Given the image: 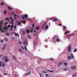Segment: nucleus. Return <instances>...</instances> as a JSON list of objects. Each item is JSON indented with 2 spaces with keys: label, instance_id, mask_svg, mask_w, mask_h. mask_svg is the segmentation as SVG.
Segmentation results:
<instances>
[{
  "label": "nucleus",
  "instance_id": "nucleus-1",
  "mask_svg": "<svg viewBox=\"0 0 77 77\" xmlns=\"http://www.w3.org/2000/svg\"><path fill=\"white\" fill-rule=\"evenodd\" d=\"M24 15V16H23V15L21 16L22 18V19H23V20H25V18H26V20H30L31 19H29L28 18H27L29 17V16H28V15H27V14H25Z\"/></svg>",
  "mask_w": 77,
  "mask_h": 77
},
{
  "label": "nucleus",
  "instance_id": "nucleus-2",
  "mask_svg": "<svg viewBox=\"0 0 77 77\" xmlns=\"http://www.w3.org/2000/svg\"><path fill=\"white\" fill-rule=\"evenodd\" d=\"M0 27H1V29L2 30L4 31H5V30H6L8 29V27L4 26V27L1 26V24H0Z\"/></svg>",
  "mask_w": 77,
  "mask_h": 77
},
{
  "label": "nucleus",
  "instance_id": "nucleus-3",
  "mask_svg": "<svg viewBox=\"0 0 77 77\" xmlns=\"http://www.w3.org/2000/svg\"><path fill=\"white\" fill-rule=\"evenodd\" d=\"M59 37L57 35H55L52 38V41L54 42H56V39H57V38H58Z\"/></svg>",
  "mask_w": 77,
  "mask_h": 77
},
{
  "label": "nucleus",
  "instance_id": "nucleus-4",
  "mask_svg": "<svg viewBox=\"0 0 77 77\" xmlns=\"http://www.w3.org/2000/svg\"><path fill=\"white\" fill-rule=\"evenodd\" d=\"M68 51L69 53H71V45H69V47H68Z\"/></svg>",
  "mask_w": 77,
  "mask_h": 77
},
{
  "label": "nucleus",
  "instance_id": "nucleus-5",
  "mask_svg": "<svg viewBox=\"0 0 77 77\" xmlns=\"http://www.w3.org/2000/svg\"><path fill=\"white\" fill-rule=\"evenodd\" d=\"M7 46L6 44H5L3 45V48L2 49V50H5V49L6 48V47Z\"/></svg>",
  "mask_w": 77,
  "mask_h": 77
},
{
  "label": "nucleus",
  "instance_id": "nucleus-6",
  "mask_svg": "<svg viewBox=\"0 0 77 77\" xmlns=\"http://www.w3.org/2000/svg\"><path fill=\"white\" fill-rule=\"evenodd\" d=\"M63 63V62H60L59 63H58V65H57V67H59Z\"/></svg>",
  "mask_w": 77,
  "mask_h": 77
},
{
  "label": "nucleus",
  "instance_id": "nucleus-7",
  "mask_svg": "<svg viewBox=\"0 0 77 77\" xmlns=\"http://www.w3.org/2000/svg\"><path fill=\"white\" fill-rule=\"evenodd\" d=\"M70 56L72 59H74V55L72 53H71L70 54Z\"/></svg>",
  "mask_w": 77,
  "mask_h": 77
},
{
  "label": "nucleus",
  "instance_id": "nucleus-8",
  "mask_svg": "<svg viewBox=\"0 0 77 77\" xmlns=\"http://www.w3.org/2000/svg\"><path fill=\"white\" fill-rule=\"evenodd\" d=\"M3 60H6L7 59H8V57L6 56H5L3 57Z\"/></svg>",
  "mask_w": 77,
  "mask_h": 77
},
{
  "label": "nucleus",
  "instance_id": "nucleus-9",
  "mask_svg": "<svg viewBox=\"0 0 77 77\" xmlns=\"http://www.w3.org/2000/svg\"><path fill=\"white\" fill-rule=\"evenodd\" d=\"M19 52H20V53H21V54H23V53H24V52H23L22 50H21V49L20 48L19 49Z\"/></svg>",
  "mask_w": 77,
  "mask_h": 77
},
{
  "label": "nucleus",
  "instance_id": "nucleus-10",
  "mask_svg": "<svg viewBox=\"0 0 77 77\" xmlns=\"http://www.w3.org/2000/svg\"><path fill=\"white\" fill-rule=\"evenodd\" d=\"M76 67L75 66H72L71 67V69H75V68Z\"/></svg>",
  "mask_w": 77,
  "mask_h": 77
},
{
  "label": "nucleus",
  "instance_id": "nucleus-11",
  "mask_svg": "<svg viewBox=\"0 0 77 77\" xmlns=\"http://www.w3.org/2000/svg\"><path fill=\"white\" fill-rule=\"evenodd\" d=\"M58 20V21H60V20H59L57 18H55L53 20V22H54V21H57Z\"/></svg>",
  "mask_w": 77,
  "mask_h": 77
},
{
  "label": "nucleus",
  "instance_id": "nucleus-12",
  "mask_svg": "<svg viewBox=\"0 0 77 77\" xmlns=\"http://www.w3.org/2000/svg\"><path fill=\"white\" fill-rule=\"evenodd\" d=\"M23 44H24V45H26L27 44V42L26 41H24L23 42Z\"/></svg>",
  "mask_w": 77,
  "mask_h": 77
},
{
  "label": "nucleus",
  "instance_id": "nucleus-13",
  "mask_svg": "<svg viewBox=\"0 0 77 77\" xmlns=\"http://www.w3.org/2000/svg\"><path fill=\"white\" fill-rule=\"evenodd\" d=\"M18 26H20L21 24V23L20 22H18L17 23Z\"/></svg>",
  "mask_w": 77,
  "mask_h": 77
},
{
  "label": "nucleus",
  "instance_id": "nucleus-14",
  "mask_svg": "<svg viewBox=\"0 0 77 77\" xmlns=\"http://www.w3.org/2000/svg\"><path fill=\"white\" fill-rule=\"evenodd\" d=\"M63 64L65 65L66 66H67V65H68V64L66 62H64L63 63Z\"/></svg>",
  "mask_w": 77,
  "mask_h": 77
},
{
  "label": "nucleus",
  "instance_id": "nucleus-15",
  "mask_svg": "<svg viewBox=\"0 0 77 77\" xmlns=\"http://www.w3.org/2000/svg\"><path fill=\"white\" fill-rule=\"evenodd\" d=\"M8 8L9 10H11V11H12V8L9 7V6L8 5Z\"/></svg>",
  "mask_w": 77,
  "mask_h": 77
},
{
  "label": "nucleus",
  "instance_id": "nucleus-16",
  "mask_svg": "<svg viewBox=\"0 0 77 77\" xmlns=\"http://www.w3.org/2000/svg\"><path fill=\"white\" fill-rule=\"evenodd\" d=\"M68 69L67 68H65L63 69V71H67V70H68Z\"/></svg>",
  "mask_w": 77,
  "mask_h": 77
},
{
  "label": "nucleus",
  "instance_id": "nucleus-17",
  "mask_svg": "<svg viewBox=\"0 0 77 77\" xmlns=\"http://www.w3.org/2000/svg\"><path fill=\"white\" fill-rule=\"evenodd\" d=\"M4 40L5 41H6V42H8V38H5L4 39Z\"/></svg>",
  "mask_w": 77,
  "mask_h": 77
},
{
  "label": "nucleus",
  "instance_id": "nucleus-18",
  "mask_svg": "<svg viewBox=\"0 0 77 77\" xmlns=\"http://www.w3.org/2000/svg\"><path fill=\"white\" fill-rule=\"evenodd\" d=\"M70 32L69 31H67L65 32L64 35H66V34H68V33H70Z\"/></svg>",
  "mask_w": 77,
  "mask_h": 77
},
{
  "label": "nucleus",
  "instance_id": "nucleus-19",
  "mask_svg": "<svg viewBox=\"0 0 77 77\" xmlns=\"http://www.w3.org/2000/svg\"><path fill=\"white\" fill-rule=\"evenodd\" d=\"M26 31L27 33H30V31L28 29H27L26 30Z\"/></svg>",
  "mask_w": 77,
  "mask_h": 77
},
{
  "label": "nucleus",
  "instance_id": "nucleus-20",
  "mask_svg": "<svg viewBox=\"0 0 77 77\" xmlns=\"http://www.w3.org/2000/svg\"><path fill=\"white\" fill-rule=\"evenodd\" d=\"M48 25H47L45 27V29H48Z\"/></svg>",
  "mask_w": 77,
  "mask_h": 77
},
{
  "label": "nucleus",
  "instance_id": "nucleus-21",
  "mask_svg": "<svg viewBox=\"0 0 77 77\" xmlns=\"http://www.w3.org/2000/svg\"><path fill=\"white\" fill-rule=\"evenodd\" d=\"M10 24H12V26H14L13 25L14 23L12 21H10Z\"/></svg>",
  "mask_w": 77,
  "mask_h": 77
},
{
  "label": "nucleus",
  "instance_id": "nucleus-22",
  "mask_svg": "<svg viewBox=\"0 0 77 77\" xmlns=\"http://www.w3.org/2000/svg\"><path fill=\"white\" fill-rule=\"evenodd\" d=\"M5 62H9V60L7 58L5 61Z\"/></svg>",
  "mask_w": 77,
  "mask_h": 77
},
{
  "label": "nucleus",
  "instance_id": "nucleus-23",
  "mask_svg": "<svg viewBox=\"0 0 77 77\" xmlns=\"http://www.w3.org/2000/svg\"><path fill=\"white\" fill-rule=\"evenodd\" d=\"M11 28L10 29V30H12V29H13V28H14V26H12L11 25Z\"/></svg>",
  "mask_w": 77,
  "mask_h": 77
},
{
  "label": "nucleus",
  "instance_id": "nucleus-24",
  "mask_svg": "<svg viewBox=\"0 0 77 77\" xmlns=\"http://www.w3.org/2000/svg\"><path fill=\"white\" fill-rule=\"evenodd\" d=\"M47 71H48L49 72H53L54 71L53 70L51 71L49 70H47Z\"/></svg>",
  "mask_w": 77,
  "mask_h": 77
},
{
  "label": "nucleus",
  "instance_id": "nucleus-25",
  "mask_svg": "<svg viewBox=\"0 0 77 77\" xmlns=\"http://www.w3.org/2000/svg\"><path fill=\"white\" fill-rule=\"evenodd\" d=\"M33 28H31L30 29V32H31V33H32L33 32Z\"/></svg>",
  "mask_w": 77,
  "mask_h": 77
},
{
  "label": "nucleus",
  "instance_id": "nucleus-26",
  "mask_svg": "<svg viewBox=\"0 0 77 77\" xmlns=\"http://www.w3.org/2000/svg\"><path fill=\"white\" fill-rule=\"evenodd\" d=\"M6 10H5L4 11V12H3V14H6Z\"/></svg>",
  "mask_w": 77,
  "mask_h": 77
},
{
  "label": "nucleus",
  "instance_id": "nucleus-27",
  "mask_svg": "<svg viewBox=\"0 0 77 77\" xmlns=\"http://www.w3.org/2000/svg\"><path fill=\"white\" fill-rule=\"evenodd\" d=\"M31 72H30L29 73H26L25 74V75H29L30 74Z\"/></svg>",
  "mask_w": 77,
  "mask_h": 77
},
{
  "label": "nucleus",
  "instance_id": "nucleus-28",
  "mask_svg": "<svg viewBox=\"0 0 77 77\" xmlns=\"http://www.w3.org/2000/svg\"><path fill=\"white\" fill-rule=\"evenodd\" d=\"M23 35H25V34H26V32H25V31H23Z\"/></svg>",
  "mask_w": 77,
  "mask_h": 77
},
{
  "label": "nucleus",
  "instance_id": "nucleus-29",
  "mask_svg": "<svg viewBox=\"0 0 77 77\" xmlns=\"http://www.w3.org/2000/svg\"><path fill=\"white\" fill-rule=\"evenodd\" d=\"M56 41L57 42H59V41H60V39H59L58 38H57V39H56Z\"/></svg>",
  "mask_w": 77,
  "mask_h": 77
},
{
  "label": "nucleus",
  "instance_id": "nucleus-30",
  "mask_svg": "<svg viewBox=\"0 0 77 77\" xmlns=\"http://www.w3.org/2000/svg\"><path fill=\"white\" fill-rule=\"evenodd\" d=\"M27 36L28 39H31V37H30V36L29 35H28Z\"/></svg>",
  "mask_w": 77,
  "mask_h": 77
},
{
  "label": "nucleus",
  "instance_id": "nucleus-31",
  "mask_svg": "<svg viewBox=\"0 0 77 77\" xmlns=\"http://www.w3.org/2000/svg\"><path fill=\"white\" fill-rule=\"evenodd\" d=\"M46 24H47V22H45L43 24V26L44 27V26H45V25Z\"/></svg>",
  "mask_w": 77,
  "mask_h": 77
},
{
  "label": "nucleus",
  "instance_id": "nucleus-32",
  "mask_svg": "<svg viewBox=\"0 0 77 77\" xmlns=\"http://www.w3.org/2000/svg\"><path fill=\"white\" fill-rule=\"evenodd\" d=\"M49 59H50V60H54V58H50Z\"/></svg>",
  "mask_w": 77,
  "mask_h": 77
},
{
  "label": "nucleus",
  "instance_id": "nucleus-33",
  "mask_svg": "<svg viewBox=\"0 0 77 77\" xmlns=\"http://www.w3.org/2000/svg\"><path fill=\"white\" fill-rule=\"evenodd\" d=\"M39 27L38 26L35 28L36 30H39Z\"/></svg>",
  "mask_w": 77,
  "mask_h": 77
},
{
  "label": "nucleus",
  "instance_id": "nucleus-34",
  "mask_svg": "<svg viewBox=\"0 0 77 77\" xmlns=\"http://www.w3.org/2000/svg\"><path fill=\"white\" fill-rule=\"evenodd\" d=\"M21 22L22 23H24V24H25V23H26V22L25 21H22Z\"/></svg>",
  "mask_w": 77,
  "mask_h": 77
},
{
  "label": "nucleus",
  "instance_id": "nucleus-35",
  "mask_svg": "<svg viewBox=\"0 0 77 77\" xmlns=\"http://www.w3.org/2000/svg\"><path fill=\"white\" fill-rule=\"evenodd\" d=\"M21 48L22 50H24V47H23V46H21Z\"/></svg>",
  "mask_w": 77,
  "mask_h": 77
},
{
  "label": "nucleus",
  "instance_id": "nucleus-36",
  "mask_svg": "<svg viewBox=\"0 0 77 77\" xmlns=\"http://www.w3.org/2000/svg\"><path fill=\"white\" fill-rule=\"evenodd\" d=\"M16 28H17V25H15L14 26V29H16Z\"/></svg>",
  "mask_w": 77,
  "mask_h": 77
},
{
  "label": "nucleus",
  "instance_id": "nucleus-37",
  "mask_svg": "<svg viewBox=\"0 0 77 77\" xmlns=\"http://www.w3.org/2000/svg\"><path fill=\"white\" fill-rule=\"evenodd\" d=\"M68 59H71V57L69 56H68Z\"/></svg>",
  "mask_w": 77,
  "mask_h": 77
},
{
  "label": "nucleus",
  "instance_id": "nucleus-38",
  "mask_svg": "<svg viewBox=\"0 0 77 77\" xmlns=\"http://www.w3.org/2000/svg\"><path fill=\"white\" fill-rule=\"evenodd\" d=\"M75 74H73L72 75V77H75Z\"/></svg>",
  "mask_w": 77,
  "mask_h": 77
},
{
  "label": "nucleus",
  "instance_id": "nucleus-39",
  "mask_svg": "<svg viewBox=\"0 0 77 77\" xmlns=\"http://www.w3.org/2000/svg\"><path fill=\"white\" fill-rule=\"evenodd\" d=\"M5 35H6V36H9V33H6Z\"/></svg>",
  "mask_w": 77,
  "mask_h": 77
},
{
  "label": "nucleus",
  "instance_id": "nucleus-40",
  "mask_svg": "<svg viewBox=\"0 0 77 77\" xmlns=\"http://www.w3.org/2000/svg\"><path fill=\"white\" fill-rule=\"evenodd\" d=\"M19 44H23V43H22V42H21L20 41H19Z\"/></svg>",
  "mask_w": 77,
  "mask_h": 77
},
{
  "label": "nucleus",
  "instance_id": "nucleus-41",
  "mask_svg": "<svg viewBox=\"0 0 77 77\" xmlns=\"http://www.w3.org/2000/svg\"><path fill=\"white\" fill-rule=\"evenodd\" d=\"M35 27V24H32V27L33 28V27Z\"/></svg>",
  "mask_w": 77,
  "mask_h": 77
},
{
  "label": "nucleus",
  "instance_id": "nucleus-42",
  "mask_svg": "<svg viewBox=\"0 0 77 77\" xmlns=\"http://www.w3.org/2000/svg\"><path fill=\"white\" fill-rule=\"evenodd\" d=\"M13 57L16 60H17V58H16V57H15V56H14V55H13Z\"/></svg>",
  "mask_w": 77,
  "mask_h": 77
},
{
  "label": "nucleus",
  "instance_id": "nucleus-43",
  "mask_svg": "<svg viewBox=\"0 0 77 77\" xmlns=\"http://www.w3.org/2000/svg\"><path fill=\"white\" fill-rule=\"evenodd\" d=\"M5 3H4L3 2V3H1V5H4Z\"/></svg>",
  "mask_w": 77,
  "mask_h": 77
},
{
  "label": "nucleus",
  "instance_id": "nucleus-44",
  "mask_svg": "<svg viewBox=\"0 0 77 77\" xmlns=\"http://www.w3.org/2000/svg\"><path fill=\"white\" fill-rule=\"evenodd\" d=\"M5 63H3L2 64V67H3L4 66H5Z\"/></svg>",
  "mask_w": 77,
  "mask_h": 77
},
{
  "label": "nucleus",
  "instance_id": "nucleus-45",
  "mask_svg": "<svg viewBox=\"0 0 77 77\" xmlns=\"http://www.w3.org/2000/svg\"><path fill=\"white\" fill-rule=\"evenodd\" d=\"M66 26H64L63 29V30H64L65 29H66Z\"/></svg>",
  "mask_w": 77,
  "mask_h": 77
},
{
  "label": "nucleus",
  "instance_id": "nucleus-46",
  "mask_svg": "<svg viewBox=\"0 0 77 77\" xmlns=\"http://www.w3.org/2000/svg\"><path fill=\"white\" fill-rule=\"evenodd\" d=\"M45 75L46 77H48V75L47 74H46Z\"/></svg>",
  "mask_w": 77,
  "mask_h": 77
},
{
  "label": "nucleus",
  "instance_id": "nucleus-47",
  "mask_svg": "<svg viewBox=\"0 0 77 77\" xmlns=\"http://www.w3.org/2000/svg\"><path fill=\"white\" fill-rule=\"evenodd\" d=\"M25 49V50H27V48L26 46H24Z\"/></svg>",
  "mask_w": 77,
  "mask_h": 77
},
{
  "label": "nucleus",
  "instance_id": "nucleus-48",
  "mask_svg": "<svg viewBox=\"0 0 77 77\" xmlns=\"http://www.w3.org/2000/svg\"><path fill=\"white\" fill-rule=\"evenodd\" d=\"M77 51V49H75L74 51V52H76Z\"/></svg>",
  "mask_w": 77,
  "mask_h": 77
},
{
  "label": "nucleus",
  "instance_id": "nucleus-49",
  "mask_svg": "<svg viewBox=\"0 0 77 77\" xmlns=\"http://www.w3.org/2000/svg\"><path fill=\"white\" fill-rule=\"evenodd\" d=\"M5 20H6V21H8V17H7L5 19Z\"/></svg>",
  "mask_w": 77,
  "mask_h": 77
},
{
  "label": "nucleus",
  "instance_id": "nucleus-50",
  "mask_svg": "<svg viewBox=\"0 0 77 77\" xmlns=\"http://www.w3.org/2000/svg\"><path fill=\"white\" fill-rule=\"evenodd\" d=\"M17 16V14H15L14 15H13V17H15V16Z\"/></svg>",
  "mask_w": 77,
  "mask_h": 77
},
{
  "label": "nucleus",
  "instance_id": "nucleus-51",
  "mask_svg": "<svg viewBox=\"0 0 77 77\" xmlns=\"http://www.w3.org/2000/svg\"><path fill=\"white\" fill-rule=\"evenodd\" d=\"M58 26H62V24L59 23L58 24Z\"/></svg>",
  "mask_w": 77,
  "mask_h": 77
},
{
  "label": "nucleus",
  "instance_id": "nucleus-52",
  "mask_svg": "<svg viewBox=\"0 0 77 77\" xmlns=\"http://www.w3.org/2000/svg\"><path fill=\"white\" fill-rule=\"evenodd\" d=\"M33 35H34L35 36H37V34L35 33H33Z\"/></svg>",
  "mask_w": 77,
  "mask_h": 77
},
{
  "label": "nucleus",
  "instance_id": "nucleus-53",
  "mask_svg": "<svg viewBox=\"0 0 77 77\" xmlns=\"http://www.w3.org/2000/svg\"><path fill=\"white\" fill-rule=\"evenodd\" d=\"M8 28H10L11 27V25H8Z\"/></svg>",
  "mask_w": 77,
  "mask_h": 77
},
{
  "label": "nucleus",
  "instance_id": "nucleus-54",
  "mask_svg": "<svg viewBox=\"0 0 77 77\" xmlns=\"http://www.w3.org/2000/svg\"><path fill=\"white\" fill-rule=\"evenodd\" d=\"M14 33L15 35H16V36H17V33H15V32H14Z\"/></svg>",
  "mask_w": 77,
  "mask_h": 77
},
{
  "label": "nucleus",
  "instance_id": "nucleus-55",
  "mask_svg": "<svg viewBox=\"0 0 77 77\" xmlns=\"http://www.w3.org/2000/svg\"><path fill=\"white\" fill-rule=\"evenodd\" d=\"M14 20H16L17 19V17H14Z\"/></svg>",
  "mask_w": 77,
  "mask_h": 77
},
{
  "label": "nucleus",
  "instance_id": "nucleus-56",
  "mask_svg": "<svg viewBox=\"0 0 77 77\" xmlns=\"http://www.w3.org/2000/svg\"><path fill=\"white\" fill-rule=\"evenodd\" d=\"M1 24H3V21H2V20H1Z\"/></svg>",
  "mask_w": 77,
  "mask_h": 77
},
{
  "label": "nucleus",
  "instance_id": "nucleus-57",
  "mask_svg": "<svg viewBox=\"0 0 77 77\" xmlns=\"http://www.w3.org/2000/svg\"><path fill=\"white\" fill-rule=\"evenodd\" d=\"M45 47L46 48H47V47H48V45H45Z\"/></svg>",
  "mask_w": 77,
  "mask_h": 77
},
{
  "label": "nucleus",
  "instance_id": "nucleus-58",
  "mask_svg": "<svg viewBox=\"0 0 77 77\" xmlns=\"http://www.w3.org/2000/svg\"><path fill=\"white\" fill-rule=\"evenodd\" d=\"M39 75H40V77H42V75H41V74L40 73H39Z\"/></svg>",
  "mask_w": 77,
  "mask_h": 77
},
{
  "label": "nucleus",
  "instance_id": "nucleus-59",
  "mask_svg": "<svg viewBox=\"0 0 77 77\" xmlns=\"http://www.w3.org/2000/svg\"><path fill=\"white\" fill-rule=\"evenodd\" d=\"M33 44H34V45H35V41H33Z\"/></svg>",
  "mask_w": 77,
  "mask_h": 77
},
{
  "label": "nucleus",
  "instance_id": "nucleus-60",
  "mask_svg": "<svg viewBox=\"0 0 77 77\" xmlns=\"http://www.w3.org/2000/svg\"><path fill=\"white\" fill-rule=\"evenodd\" d=\"M34 33H37V32L35 30L34 31Z\"/></svg>",
  "mask_w": 77,
  "mask_h": 77
},
{
  "label": "nucleus",
  "instance_id": "nucleus-61",
  "mask_svg": "<svg viewBox=\"0 0 77 77\" xmlns=\"http://www.w3.org/2000/svg\"><path fill=\"white\" fill-rule=\"evenodd\" d=\"M47 72L45 71L44 72V74H45V73H47Z\"/></svg>",
  "mask_w": 77,
  "mask_h": 77
},
{
  "label": "nucleus",
  "instance_id": "nucleus-62",
  "mask_svg": "<svg viewBox=\"0 0 77 77\" xmlns=\"http://www.w3.org/2000/svg\"><path fill=\"white\" fill-rule=\"evenodd\" d=\"M14 14H15V12H13V13H12V15H13Z\"/></svg>",
  "mask_w": 77,
  "mask_h": 77
},
{
  "label": "nucleus",
  "instance_id": "nucleus-63",
  "mask_svg": "<svg viewBox=\"0 0 77 77\" xmlns=\"http://www.w3.org/2000/svg\"><path fill=\"white\" fill-rule=\"evenodd\" d=\"M4 75H7V74H6L5 73H4Z\"/></svg>",
  "mask_w": 77,
  "mask_h": 77
},
{
  "label": "nucleus",
  "instance_id": "nucleus-64",
  "mask_svg": "<svg viewBox=\"0 0 77 77\" xmlns=\"http://www.w3.org/2000/svg\"><path fill=\"white\" fill-rule=\"evenodd\" d=\"M11 21L13 23V22H14V19H12V20Z\"/></svg>",
  "mask_w": 77,
  "mask_h": 77
}]
</instances>
